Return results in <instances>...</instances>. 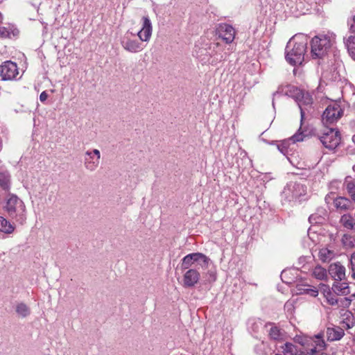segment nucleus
Wrapping results in <instances>:
<instances>
[{
  "instance_id": "1",
  "label": "nucleus",
  "mask_w": 355,
  "mask_h": 355,
  "mask_svg": "<svg viewBox=\"0 0 355 355\" xmlns=\"http://www.w3.org/2000/svg\"><path fill=\"white\" fill-rule=\"evenodd\" d=\"M3 209L11 220L24 225L26 223V207L24 201L15 194H8L4 201Z\"/></svg>"
},
{
  "instance_id": "2",
  "label": "nucleus",
  "mask_w": 355,
  "mask_h": 355,
  "mask_svg": "<svg viewBox=\"0 0 355 355\" xmlns=\"http://www.w3.org/2000/svg\"><path fill=\"white\" fill-rule=\"evenodd\" d=\"M307 40L304 37H293L286 47V60L291 65H300L304 61Z\"/></svg>"
},
{
  "instance_id": "3",
  "label": "nucleus",
  "mask_w": 355,
  "mask_h": 355,
  "mask_svg": "<svg viewBox=\"0 0 355 355\" xmlns=\"http://www.w3.org/2000/svg\"><path fill=\"white\" fill-rule=\"evenodd\" d=\"M325 126L322 130L318 131L315 135L325 148L330 150L335 149L340 142V132L335 128Z\"/></svg>"
},
{
  "instance_id": "4",
  "label": "nucleus",
  "mask_w": 355,
  "mask_h": 355,
  "mask_svg": "<svg viewBox=\"0 0 355 355\" xmlns=\"http://www.w3.org/2000/svg\"><path fill=\"white\" fill-rule=\"evenodd\" d=\"M332 45V40L327 35L315 36L311 42V53L313 59L323 58Z\"/></svg>"
},
{
  "instance_id": "5",
  "label": "nucleus",
  "mask_w": 355,
  "mask_h": 355,
  "mask_svg": "<svg viewBox=\"0 0 355 355\" xmlns=\"http://www.w3.org/2000/svg\"><path fill=\"white\" fill-rule=\"evenodd\" d=\"M343 115V110L340 105L334 103L327 107L322 116V121L324 125L336 123Z\"/></svg>"
},
{
  "instance_id": "6",
  "label": "nucleus",
  "mask_w": 355,
  "mask_h": 355,
  "mask_svg": "<svg viewBox=\"0 0 355 355\" xmlns=\"http://www.w3.org/2000/svg\"><path fill=\"white\" fill-rule=\"evenodd\" d=\"M198 260L203 261L202 268H207L210 261V259L202 253L195 252L189 254L182 259L181 268L183 270L191 269L190 268Z\"/></svg>"
},
{
  "instance_id": "7",
  "label": "nucleus",
  "mask_w": 355,
  "mask_h": 355,
  "mask_svg": "<svg viewBox=\"0 0 355 355\" xmlns=\"http://www.w3.org/2000/svg\"><path fill=\"white\" fill-rule=\"evenodd\" d=\"M354 201L348 197L338 196L333 198V206L336 212L346 214L354 210Z\"/></svg>"
},
{
  "instance_id": "8",
  "label": "nucleus",
  "mask_w": 355,
  "mask_h": 355,
  "mask_svg": "<svg viewBox=\"0 0 355 355\" xmlns=\"http://www.w3.org/2000/svg\"><path fill=\"white\" fill-rule=\"evenodd\" d=\"M18 74L19 70L15 62L8 60L0 65V76L3 80H12Z\"/></svg>"
},
{
  "instance_id": "9",
  "label": "nucleus",
  "mask_w": 355,
  "mask_h": 355,
  "mask_svg": "<svg viewBox=\"0 0 355 355\" xmlns=\"http://www.w3.org/2000/svg\"><path fill=\"white\" fill-rule=\"evenodd\" d=\"M209 49L211 51L209 52L210 58L208 60V62L212 64H216L218 62H221L225 59V57L222 52L223 51V48L218 42H214L210 44Z\"/></svg>"
},
{
  "instance_id": "10",
  "label": "nucleus",
  "mask_w": 355,
  "mask_h": 355,
  "mask_svg": "<svg viewBox=\"0 0 355 355\" xmlns=\"http://www.w3.org/2000/svg\"><path fill=\"white\" fill-rule=\"evenodd\" d=\"M217 33L219 37H220L227 44L232 43L235 37L234 28L227 24H220L217 28Z\"/></svg>"
},
{
  "instance_id": "11",
  "label": "nucleus",
  "mask_w": 355,
  "mask_h": 355,
  "mask_svg": "<svg viewBox=\"0 0 355 355\" xmlns=\"http://www.w3.org/2000/svg\"><path fill=\"white\" fill-rule=\"evenodd\" d=\"M143 24L141 29L138 32L137 35L142 42H148L151 37L153 26L148 17H142Z\"/></svg>"
},
{
  "instance_id": "12",
  "label": "nucleus",
  "mask_w": 355,
  "mask_h": 355,
  "mask_svg": "<svg viewBox=\"0 0 355 355\" xmlns=\"http://www.w3.org/2000/svg\"><path fill=\"white\" fill-rule=\"evenodd\" d=\"M200 279V273L196 269L188 270L183 276V286L186 288L194 286Z\"/></svg>"
},
{
  "instance_id": "13",
  "label": "nucleus",
  "mask_w": 355,
  "mask_h": 355,
  "mask_svg": "<svg viewBox=\"0 0 355 355\" xmlns=\"http://www.w3.org/2000/svg\"><path fill=\"white\" fill-rule=\"evenodd\" d=\"M329 273L335 282L345 279V268L340 263L331 264L329 268Z\"/></svg>"
},
{
  "instance_id": "14",
  "label": "nucleus",
  "mask_w": 355,
  "mask_h": 355,
  "mask_svg": "<svg viewBox=\"0 0 355 355\" xmlns=\"http://www.w3.org/2000/svg\"><path fill=\"white\" fill-rule=\"evenodd\" d=\"M121 45L125 50L130 53H138L143 49L141 43L126 37L121 40Z\"/></svg>"
},
{
  "instance_id": "15",
  "label": "nucleus",
  "mask_w": 355,
  "mask_h": 355,
  "mask_svg": "<svg viewBox=\"0 0 355 355\" xmlns=\"http://www.w3.org/2000/svg\"><path fill=\"white\" fill-rule=\"evenodd\" d=\"M344 335V330L338 326L327 327L326 329L327 340L329 342L340 340Z\"/></svg>"
},
{
  "instance_id": "16",
  "label": "nucleus",
  "mask_w": 355,
  "mask_h": 355,
  "mask_svg": "<svg viewBox=\"0 0 355 355\" xmlns=\"http://www.w3.org/2000/svg\"><path fill=\"white\" fill-rule=\"evenodd\" d=\"M343 189L346 191L348 198L355 203V178L346 176L343 182Z\"/></svg>"
},
{
  "instance_id": "17",
  "label": "nucleus",
  "mask_w": 355,
  "mask_h": 355,
  "mask_svg": "<svg viewBox=\"0 0 355 355\" xmlns=\"http://www.w3.org/2000/svg\"><path fill=\"white\" fill-rule=\"evenodd\" d=\"M288 191L292 193V198L290 200H293L305 196L306 194L307 189L304 184L299 182H295L293 184L289 186Z\"/></svg>"
},
{
  "instance_id": "18",
  "label": "nucleus",
  "mask_w": 355,
  "mask_h": 355,
  "mask_svg": "<svg viewBox=\"0 0 355 355\" xmlns=\"http://www.w3.org/2000/svg\"><path fill=\"white\" fill-rule=\"evenodd\" d=\"M99 164L100 162L92 155L91 151H86L85 157L84 159V166L87 171H94L98 167Z\"/></svg>"
},
{
  "instance_id": "19",
  "label": "nucleus",
  "mask_w": 355,
  "mask_h": 355,
  "mask_svg": "<svg viewBox=\"0 0 355 355\" xmlns=\"http://www.w3.org/2000/svg\"><path fill=\"white\" fill-rule=\"evenodd\" d=\"M268 325L271 326L268 331L269 338L274 341H282L284 339V331L272 323H268Z\"/></svg>"
},
{
  "instance_id": "20",
  "label": "nucleus",
  "mask_w": 355,
  "mask_h": 355,
  "mask_svg": "<svg viewBox=\"0 0 355 355\" xmlns=\"http://www.w3.org/2000/svg\"><path fill=\"white\" fill-rule=\"evenodd\" d=\"M332 290L338 295H347L350 293L348 284L342 281L335 282Z\"/></svg>"
},
{
  "instance_id": "21",
  "label": "nucleus",
  "mask_w": 355,
  "mask_h": 355,
  "mask_svg": "<svg viewBox=\"0 0 355 355\" xmlns=\"http://www.w3.org/2000/svg\"><path fill=\"white\" fill-rule=\"evenodd\" d=\"M298 103L299 107L300 109L301 114V123L303 121L304 119V111L302 108L303 105H311L313 103V98L311 96L308 92H304L303 91V96L300 97L299 100L297 101Z\"/></svg>"
},
{
  "instance_id": "22",
  "label": "nucleus",
  "mask_w": 355,
  "mask_h": 355,
  "mask_svg": "<svg viewBox=\"0 0 355 355\" xmlns=\"http://www.w3.org/2000/svg\"><path fill=\"white\" fill-rule=\"evenodd\" d=\"M15 230V226L7 218L0 216V232L4 234H12Z\"/></svg>"
},
{
  "instance_id": "23",
  "label": "nucleus",
  "mask_w": 355,
  "mask_h": 355,
  "mask_svg": "<svg viewBox=\"0 0 355 355\" xmlns=\"http://www.w3.org/2000/svg\"><path fill=\"white\" fill-rule=\"evenodd\" d=\"M328 303L331 305H334L340 302L344 307H347L351 304V300L347 297L341 298L340 300L331 295V293H328L326 295Z\"/></svg>"
},
{
  "instance_id": "24",
  "label": "nucleus",
  "mask_w": 355,
  "mask_h": 355,
  "mask_svg": "<svg viewBox=\"0 0 355 355\" xmlns=\"http://www.w3.org/2000/svg\"><path fill=\"white\" fill-rule=\"evenodd\" d=\"M340 223L343 225L344 227L348 230H355V220L353 218V217L349 214H343L340 219Z\"/></svg>"
},
{
  "instance_id": "25",
  "label": "nucleus",
  "mask_w": 355,
  "mask_h": 355,
  "mask_svg": "<svg viewBox=\"0 0 355 355\" xmlns=\"http://www.w3.org/2000/svg\"><path fill=\"white\" fill-rule=\"evenodd\" d=\"M286 94L293 98L296 101L300 99V97L303 96V91L297 88V87L288 85Z\"/></svg>"
},
{
  "instance_id": "26",
  "label": "nucleus",
  "mask_w": 355,
  "mask_h": 355,
  "mask_svg": "<svg viewBox=\"0 0 355 355\" xmlns=\"http://www.w3.org/2000/svg\"><path fill=\"white\" fill-rule=\"evenodd\" d=\"M342 328L348 329L354 327L355 322L352 316V312H347L343 315V320L341 322Z\"/></svg>"
},
{
  "instance_id": "27",
  "label": "nucleus",
  "mask_w": 355,
  "mask_h": 355,
  "mask_svg": "<svg viewBox=\"0 0 355 355\" xmlns=\"http://www.w3.org/2000/svg\"><path fill=\"white\" fill-rule=\"evenodd\" d=\"M345 45L352 58L355 60V35H350L345 39Z\"/></svg>"
},
{
  "instance_id": "28",
  "label": "nucleus",
  "mask_w": 355,
  "mask_h": 355,
  "mask_svg": "<svg viewBox=\"0 0 355 355\" xmlns=\"http://www.w3.org/2000/svg\"><path fill=\"white\" fill-rule=\"evenodd\" d=\"M284 355H298L299 349L297 346L291 343H286L282 347Z\"/></svg>"
},
{
  "instance_id": "29",
  "label": "nucleus",
  "mask_w": 355,
  "mask_h": 355,
  "mask_svg": "<svg viewBox=\"0 0 355 355\" xmlns=\"http://www.w3.org/2000/svg\"><path fill=\"white\" fill-rule=\"evenodd\" d=\"M341 241L346 248L355 247V236L345 234L343 236Z\"/></svg>"
},
{
  "instance_id": "30",
  "label": "nucleus",
  "mask_w": 355,
  "mask_h": 355,
  "mask_svg": "<svg viewBox=\"0 0 355 355\" xmlns=\"http://www.w3.org/2000/svg\"><path fill=\"white\" fill-rule=\"evenodd\" d=\"M0 186L4 190L10 188V176L8 173L0 172Z\"/></svg>"
},
{
  "instance_id": "31",
  "label": "nucleus",
  "mask_w": 355,
  "mask_h": 355,
  "mask_svg": "<svg viewBox=\"0 0 355 355\" xmlns=\"http://www.w3.org/2000/svg\"><path fill=\"white\" fill-rule=\"evenodd\" d=\"M319 259L323 261L327 262L331 259L333 256V252L328 250L327 248H322L319 251Z\"/></svg>"
},
{
  "instance_id": "32",
  "label": "nucleus",
  "mask_w": 355,
  "mask_h": 355,
  "mask_svg": "<svg viewBox=\"0 0 355 355\" xmlns=\"http://www.w3.org/2000/svg\"><path fill=\"white\" fill-rule=\"evenodd\" d=\"M313 275L318 279H323L327 276V271L320 266L315 267L313 270Z\"/></svg>"
},
{
  "instance_id": "33",
  "label": "nucleus",
  "mask_w": 355,
  "mask_h": 355,
  "mask_svg": "<svg viewBox=\"0 0 355 355\" xmlns=\"http://www.w3.org/2000/svg\"><path fill=\"white\" fill-rule=\"evenodd\" d=\"M310 285H297L296 286V293L298 295H306Z\"/></svg>"
},
{
  "instance_id": "34",
  "label": "nucleus",
  "mask_w": 355,
  "mask_h": 355,
  "mask_svg": "<svg viewBox=\"0 0 355 355\" xmlns=\"http://www.w3.org/2000/svg\"><path fill=\"white\" fill-rule=\"evenodd\" d=\"M206 281L209 283H211L216 281V275L214 271H208L205 274Z\"/></svg>"
},
{
  "instance_id": "35",
  "label": "nucleus",
  "mask_w": 355,
  "mask_h": 355,
  "mask_svg": "<svg viewBox=\"0 0 355 355\" xmlns=\"http://www.w3.org/2000/svg\"><path fill=\"white\" fill-rule=\"evenodd\" d=\"M351 268L352 270V277L355 279V252H353L350 258Z\"/></svg>"
},
{
  "instance_id": "36",
  "label": "nucleus",
  "mask_w": 355,
  "mask_h": 355,
  "mask_svg": "<svg viewBox=\"0 0 355 355\" xmlns=\"http://www.w3.org/2000/svg\"><path fill=\"white\" fill-rule=\"evenodd\" d=\"M306 295L316 297L318 295V291L316 288L310 286Z\"/></svg>"
},
{
  "instance_id": "37",
  "label": "nucleus",
  "mask_w": 355,
  "mask_h": 355,
  "mask_svg": "<svg viewBox=\"0 0 355 355\" xmlns=\"http://www.w3.org/2000/svg\"><path fill=\"white\" fill-rule=\"evenodd\" d=\"M291 140H292L293 142H294V143L296 141H301L303 140V137H302V134H295L293 137H291Z\"/></svg>"
},
{
  "instance_id": "38",
  "label": "nucleus",
  "mask_w": 355,
  "mask_h": 355,
  "mask_svg": "<svg viewBox=\"0 0 355 355\" xmlns=\"http://www.w3.org/2000/svg\"><path fill=\"white\" fill-rule=\"evenodd\" d=\"M28 309V307L26 306V304H25L24 303H22V302L19 303L16 307V311H27Z\"/></svg>"
},
{
  "instance_id": "39",
  "label": "nucleus",
  "mask_w": 355,
  "mask_h": 355,
  "mask_svg": "<svg viewBox=\"0 0 355 355\" xmlns=\"http://www.w3.org/2000/svg\"><path fill=\"white\" fill-rule=\"evenodd\" d=\"M92 155L97 159V160L100 162L101 159V153L98 149H94L92 151Z\"/></svg>"
},
{
  "instance_id": "40",
  "label": "nucleus",
  "mask_w": 355,
  "mask_h": 355,
  "mask_svg": "<svg viewBox=\"0 0 355 355\" xmlns=\"http://www.w3.org/2000/svg\"><path fill=\"white\" fill-rule=\"evenodd\" d=\"M48 98V94L46 92H42L40 95V100L42 102H44Z\"/></svg>"
},
{
  "instance_id": "41",
  "label": "nucleus",
  "mask_w": 355,
  "mask_h": 355,
  "mask_svg": "<svg viewBox=\"0 0 355 355\" xmlns=\"http://www.w3.org/2000/svg\"><path fill=\"white\" fill-rule=\"evenodd\" d=\"M295 340H296V342H297L298 343H300L302 345H304V344L303 342V339L300 337L295 338Z\"/></svg>"
},
{
  "instance_id": "42",
  "label": "nucleus",
  "mask_w": 355,
  "mask_h": 355,
  "mask_svg": "<svg viewBox=\"0 0 355 355\" xmlns=\"http://www.w3.org/2000/svg\"><path fill=\"white\" fill-rule=\"evenodd\" d=\"M293 301H288L286 304L285 307L287 308L288 310L290 309V306L292 305Z\"/></svg>"
},
{
  "instance_id": "43",
  "label": "nucleus",
  "mask_w": 355,
  "mask_h": 355,
  "mask_svg": "<svg viewBox=\"0 0 355 355\" xmlns=\"http://www.w3.org/2000/svg\"><path fill=\"white\" fill-rule=\"evenodd\" d=\"M315 337L318 339L320 338H323V334L322 333H320L318 334V335L315 336Z\"/></svg>"
},
{
  "instance_id": "44",
  "label": "nucleus",
  "mask_w": 355,
  "mask_h": 355,
  "mask_svg": "<svg viewBox=\"0 0 355 355\" xmlns=\"http://www.w3.org/2000/svg\"><path fill=\"white\" fill-rule=\"evenodd\" d=\"M198 263V265L202 267V265H203V261L202 260H198V261H196Z\"/></svg>"
},
{
  "instance_id": "45",
  "label": "nucleus",
  "mask_w": 355,
  "mask_h": 355,
  "mask_svg": "<svg viewBox=\"0 0 355 355\" xmlns=\"http://www.w3.org/2000/svg\"><path fill=\"white\" fill-rule=\"evenodd\" d=\"M313 219H315V218H314V216H313V215L310 216V217H309V221H310V222H311V221H312V220H313Z\"/></svg>"
},
{
  "instance_id": "46",
  "label": "nucleus",
  "mask_w": 355,
  "mask_h": 355,
  "mask_svg": "<svg viewBox=\"0 0 355 355\" xmlns=\"http://www.w3.org/2000/svg\"><path fill=\"white\" fill-rule=\"evenodd\" d=\"M21 313H22V314H21V316H22V317H26V313H24V312H21Z\"/></svg>"
},
{
  "instance_id": "47",
  "label": "nucleus",
  "mask_w": 355,
  "mask_h": 355,
  "mask_svg": "<svg viewBox=\"0 0 355 355\" xmlns=\"http://www.w3.org/2000/svg\"><path fill=\"white\" fill-rule=\"evenodd\" d=\"M278 148L283 153V148H280V146H278Z\"/></svg>"
},
{
  "instance_id": "48",
  "label": "nucleus",
  "mask_w": 355,
  "mask_h": 355,
  "mask_svg": "<svg viewBox=\"0 0 355 355\" xmlns=\"http://www.w3.org/2000/svg\"><path fill=\"white\" fill-rule=\"evenodd\" d=\"M328 198H329V194L326 196L325 200H327Z\"/></svg>"
},
{
  "instance_id": "49",
  "label": "nucleus",
  "mask_w": 355,
  "mask_h": 355,
  "mask_svg": "<svg viewBox=\"0 0 355 355\" xmlns=\"http://www.w3.org/2000/svg\"><path fill=\"white\" fill-rule=\"evenodd\" d=\"M353 141L355 143V135L353 136Z\"/></svg>"
},
{
  "instance_id": "50",
  "label": "nucleus",
  "mask_w": 355,
  "mask_h": 355,
  "mask_svg": "<svg viewBox=\"0 0 355 355\" xmlns=\"http://www.w3.org/2000/svg\"><path fill=\"white\" fill-rule=\"evenodd\" d=\"M305 355H311V354H310V353H307V354H305Z\"/></svg>"
},
{
  "instance_id": "51",
  "label": "nucleus",
  "mask_w": 355,
  "mask_h": 355,
  "mask_svg": "<svg viewBox=\"0 0 355 355\" xmlns=\"http://www.w3.org/2000/svg\"><path fill=\"white\" fill-rule=\"evenodd\" d=\"M275 355H282V354H275Z\"/></svg>"
},
{
  "instance_id": "52",
  "label": "nucleus",
  "mask_w": 355,
  "mask_h": 355,
  "mask_svg": "<svg viewBox=\"0 0 355 355\" xmlns=\"http://www.w3.org/2000/svg\"><path fill=\"white\" fill-rule=\"evenodd\" d=\"M1 17V14L0 13V17Z\"/></svg>"
}]
</instances>
